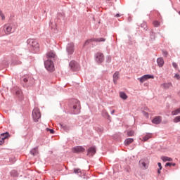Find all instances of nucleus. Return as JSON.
I'll return each mask as SVG.
<instances>
[{"label": "nucleus", "instance_id": "nucleus-1", "mask_svg": "<svg viewBox=\"0 0 180 180\" xmlns=\"http://www.w3.org/2000/svg\"><path fill=\"white\" fill-rule=\"evenodd\" d=\"M41 117V113L40 112V109L38 108H34L32 110V119L34 122H39V119Z\"/></svg>", "mask_w": 180, "mask_h": 180}, {"label": "nucleus", "instance_id": "nucleus-2", "mask_svg": "<svg viewBox=\"0 0 180 180\" xmlns=\"http://www.w3.org/2000/svg\"><path fill=\"white\" fill-rule=\"evenodd\" d=\"M44 65L48 71H51V72H53V71H54V63L51 60L48 59L46 61H45Z\"/></svg>", "mask_w": 180, "mask_h": 180}, {"label": "nucleus", "instance_id": "nucleus-3", "mask_svg": "<svg viewBox=\"0 0 180 180\" xmlns=\"http://www.w3.org/2000/svg\"><path fill=\"white\" fill-rule=\"evenodd\" d=\"M27 44L30 46V47H32L34 50H36L37 49H39V43H37V41H36L34 39H29L27 41Z\"/></svg>", "mask_w": 180, "mask_h": 180}, {"label": "nucleus", "instance_id": "nucleus-4", "mask_svg": "<svg viewBox=\"0 0 180 180\" xmlns=\"http://www.w3.org/2000/svg\"><path fill=\"white\" fill-rule=\"evenodd\" d=\"M4 31L6 34H11V33H13V29L12 28V25L11 24H6L4 26Z\"/></svg>", "mask_w": 180, "mask_h": 180}, {"label": "nucleus", "instance_id": "nucleus-5", "mask_svg": "<svg viewBox=\"0 0 180 180\" xmlns=\"http://www.w3.org/2000/svg\"><path fill=\"white\" fill-rule=\"evenodd\" d=\"M72 108L75 110H79V109L81 108V104L79 103V101H78L77 99L72 100Z\"/></svg>", "mask_w": 180, "mask_h": 180}, {"label": "nucleus", "instance_id": "nucleus-6", "mask_svg": "<svg viewBox=\"0 0 180 180\" xmlns=\"http://www.w3.org/2000/svg\"><path fill=\"white\" fill-rule=\"evenodd\" d=\"M106 39L104 38H96V39H88L84 42V46H88V44L92 42V41H98L100 43V41H105Z\"/></svg>", "mask_w": 180, "mask_h": 180}, {"label": "nucleus", "instance_id": "nucleus-7", "mask_svg": "<svg viewBox=\"0 0 180 180\" xmlns=\"http://www.w3.org/2000/svg\"><path fill=\"white\" fill-rule=\"evenodd\" d=\"M104 60H105V56H103V53H96V61H97V63H103Z\"/></svg>", "mask_w": 180, "mask_h": 180}, {"label": "nucleus", "instance_id": "nucleus-8", "mask_svg": "<svg viewBox=\"0 0 180 180\" xmlns=\"http://www.w3.org/2000/svg\"><path fill=\"white\" fill-rule=\"evenodd\" d=\"M154 79V77L153 75H145L143 77H141V78H139V81L140 82L143 83L145 81H147V79Z\"/></svg>", "mask_w": 180, "mask_h": 180}, {"label": "nucleus", "instance_id": "nucleus-9", "mask_svg": "<svg viewBox=\"0 0 180 180\" xmlns=\"http://www.w3.org/2000/svg\"><path fill=\"white\" fill-rule=\"evenodd\" d=\"M67 51L69 54L74 53V43H70L67 46Z\"/></svg>", "mask_w": 180, "mask_h": 180}, {"label": "nucleus", "instance_id": "nucleus-10", "mask_svg": "<svg viewBox=\"0 0 180 180\" xmlns=\"http://www.w3.org/2000/svg\"><path fill=\"white\" fill-rule=\"evenodd\" d=\"M85 151V148L82 146H76L72 148L73 153H84Z\"/></svg>", "mask_w": 180, "mask_h": 180}, {"label": "nucleus", "instance_id": "nucleus-11", "mask_svg": "<svg viewBox=\"0 0 180 180\" xmlns=\"http://www.w3.org/2000/svg\"><path fill=\"white\" fill-rule=\"evenodd\" d=\"M9 137H11L9 133H3L0 135V140H6V139H9Z\"/></svg>", "mask_w": 180, "mask_h": 180}, {"label": "nucleus", "instance_id": "nucleus-12", "mask_svg": "<svg viewBox=\"0 0 180 180\" xmlns=\"http://www.w3.org/2000/svg\"><path fill=\"white\" fill-rule=\"evenodd\" d=\"M96 153V149L95 148V147H91L89 150H88V155H95Z\"/></svg>", "mask_w": 180, "mask_h": 180}, {"label": "nucleus", "instance_id": "nucleus-13", "mask_svg": "<svg viewBox=\"0 0 180 180\" xmlns=\"http://www.w3.org/2000/svg\"><path fill=\"white\" fill-rule=\"evenodd\" d=\"M46 57L49 58L48 60H50V58H56V53L51 51L46 53Z\"/></svg>", "mask_w": 180, "mask_h": 180}, {"label": "nucleus", "instance_id": "nucleus-14", "mask_svg": "<svg viewBox=\"0 0 180 180\" xmlns=\"http://www.w3.org/2000/svg\"><path fill=\"white\" fill-rule=\"evenodd\" d=\"M161 117L158 116L155 117L153 120L152 122L154 123L155 124H160L161 123Z\"/></svg>", "mask_w": 180, "mask_h": 180}, {"label": "nucleus", "instance_id": "nucleus-15", "mask_svg": "<svg viewBox=\"0 0 180 180\" xmlns=\"http://www.w3.org/2000/svg\"><path fill=\"white\" fill-rule=\"evenodd\" d=\"M119 72H115L113 75V82L115 84L117 83V79H119Z\"/></svg>", "mask_w": 180, "mask_h": 180}, {"label": "nucleus", "instance_id": "nucleus-16", "mask_svg": "<svg viewBox=\"0 0 180 180\" xmlns=\"http://www.w3.org/2000/svg\"><path fill=\"white\" fill-rule=\"evenodd\" d=\"M162 88H164V89H168V88L172 87V83H164L161 84Z\"/></svg>", "mask_w": 180, "mask_h": 180}, {"label": "nucleus", "instance_id": "nucleus-17", "mask_svg": "<svg viewBox=\"0 0 180 180\" xmlns=\"http://www.w3.org/2000/svg\"><path fill=\"white\" fill-rule=\"evenodd\" d=\"M134 141V139H133L132 138H128L124 141V145L130 146V144H131V143H133Z\"/></svg>", "mask_w": 180, "mask_h": 180}, {"label": "nucleus", "instance_id": "nucleus-18", "mask_svg": "<svg viewBox=\"0 0 180 180\" xmlns=\"http://www.w3.org/2000/svg\"><path fill=\"white\" fill-rule=\"evenodd\" d=\"M157 63L159 67H162L164 65V59H162V58H159L157 60Z\"/></svg>", "mask_w": 180, "mask_h": 180}, {"label": "nucleus", "instance_id": "nucleus-19", "mask_svg": "<svg viewBox=\"0 0 180 180\" xmlns=\"http://www.w3.org/2000/svg\"><path fill=\"white\" fill-rule=\"evenodd\" d=\"M161 160H163L164 162H167V161H169V162L172 161V158L168 156H162Z\"/></svg>", "mask_w": 180, "mask_h": 180}, {"label": "nucleus", "instance_id": "nucleus-20", "mask_svg": "<svg viewBox=\"0 0 180 180\" xmlns=\"http://www.w3.org/2000/svg\"><path fill=\"white\" fill-rule=\"evenodd\" d=\"M151 134H147L145 136L143 137L142 141H147V140H149V139H151L152 137Z\"/></svg>", "mask_w": 180, "mask_h": 180}, {"label": "nucleus", "instance_id": "nucleus-21", "mask_svg": "<svg viewBox=\"0 0 180 180\" xmlns=\"http://www.w3.org/2000/svg\"><path fill=\"white\" fill-rule=\"evenodd\" d=\"M120 96L122 99H123L124 101H126V99H127V95L125 94L124 92H120Z\"/></svg>", "mask_w": 180, "mask_h": 180}, {"label": "nucleus", "instance_id": "nucleus-22", "mask_svg": "<svg viewBox=\"0 0 180 180\" xmlns=\"http://www.w3.org/2000/svg\"><path fill=\"white\" fill-rule=\"evenodd\" d=\"M180 113V108H177L172 112V116H176V115H179Z\"/></svg>", "mask_w": 180, "mask_h": 180}, {"label": "nucleus", "instance_id": "nucleus-23", "mask_svg": "<svg viewBox=\"0 0 180 180\" xmlns=\"http://www.w3.org/2000/svg\"><path fill=\"white\" fill-rule=\"evenodd\" d=\"M158 174H161V169H162V165H161V162L158 163Z\"/></svg>", "mask_w": 180, "mask_h": 180}, {"label": "nucleus", "instance_id": "nucleus-24", "mask_svg": "<svg viewBox=\"0 0 180 180\" xmlns=\"http://www.w3.org/2000/svg\"><path fill=\"white\" fill-rule=\"evenodd\" d=\"M127 136L129 137H131V136H134V131H128Z\"/></svg>", "mask_w": 180, "mask_h": 180}, {"label": "nucleus", "instance_id": "nucleus-25", "mask_svg": "<svg viewBox=\"0 0 180 180\" xmlns=\"http://www.w3.org/2000/svg\"><path fill=\"white\" fill-rule=\"evenodd\" d=\"M140 163L141 164L142 167L144 168V169H147V164L143 161H140Z\"/></svg>", "mask_w": 180, "mask_h": 180}, {"label": "nucleus", "instance_id": "nucleus-26", "mask_svg": "<svg viewBox=\"0 0 180 180\" xmlns=\"http://www.w3.org/2000/svg\"><path fill=\"white\" fill-rule=\"evenodd\" d=\"M31 154L32 155H36V154H37V149H32L31 151H30Z\"/></svg>", "mask_w": 180, "mask_h": 180}, {"label": "nucleus", "instance_id": "nucleus-27", "mask_svg": "<svg viewBox=\"0 0 180 180\" xmlns=\"http://www.w3.org/2000/svg\"><path fill=\"white\" fill-rule=\"evenodd\" d=\"M0 17H1V20H5V15L2 13V11L0 10Z\"/></svg>", "mask_w": 180, "mask_h": 180}, {"label": "nucleus", "instance_id": "nucleus-28", "mask_svg": "<svg viewBox=\"0 0 180 180\" xmlns=\"http://www.w3.org/2000/svg\"><path fill=\"white\" fill-rule=\"evenodd\" d=\"M174 123H178V122H180V116H177L174 119Z\"/></svg>", "mask_w": 180, "mask_h": 180}, {"label": "nucleus", "instance_id": "nucleus-29", "mask_svg": "<svg viewBox=\"0 0 180 180\" xmlns=\"http://www.w3.org/2000/svg\"><path fill=\"white\" fill-rule=\"evenodd\" d=\"M153 26H155V27H158V26H160V22L154 21L153 22Z\"/></svg>", "mask_w": 180, "mask_h": 180}, {"label": "nucleus", "instance_id": "nucleus-30", "mask_svg": "<svg viewBox=\"0 0 180 180\" xmlns=\"http://www.w3.org/2000/svg\"><path fill=\"white\" fill-rule=\"evenodd\" d=\"M75 174H81V169H74Z\"/></svg>", "mask_w": 180, "mask_h": 180}, {"label": "nucleus", "instance_id": "nucleus-31", "mask_svg": "<svg viewBox=\"0 0 180 180\" xmlns=\"http://www.w3.org/2000/svg\"><path fill=\"white\" fill-rule=\"evenodd\" d=\"M70 66L71 67V68H73V70H74V68L75 67V62H74V61L70 62Z\"/></svg>", "mask_w": 180, "mask_h": 180}, {"label": "nucleus", "instance_id": "nucleus-32", "mask_svg": "<svg viewBox=\"0 0 180 180\" xmlns=\"http://www.w3.org/2000/svg\"><path fill=\"white\" fill-rule=\"evenodd\" d=\"M46 131H50L51 134H54V131L51 129L46 128Z\"/></svg>", "mask_w": 180, "mask_h": 180}, {"label": "nucleus", "instance_id": "nucleus-33", "mask_svg": "<svg viewBox=\"0 0 180 180\" xmlns=\"http://www.w3.org/2000/svg\"><path fill=\"white\" fill-rule=\"evenodd\" d=\"M172 65H173L174 68H178V64H176V63L173 62Z\"/></svg>", "mask_w": 180, "mask_h": 180}, {"label": "nucleus", "instance_id": "nucleus-34", "mask_svg": "<svg viewBox=\"0 0 180 180\" xmlns=\"http://www.w3.org/2000/svg\"><path fill=\"white\" fill-rule=\"evenodd\" d=\"M163 56L165 57H167V56H168V52L165 51H163Z\"/></svg>", "mask_w": 180, "mask_h": 180}, {"label": "nucleus", "instance_id": "nucleus-35", "mask_svg": "<svg viewBox=\"0 0 180 180\" xmlns=\"http://www.w3.org/2000/svg\"><path fill=\"white\" fill-rule=\"evenodd\" d=\"M171 165H172V163L167 162V163H166L165 167H171Z\"/></svg>", "mask_w": 180, "mask_h": 180}, {"label": "nucleus", "instance_id": "nucleus-36", "mask_svg": "<svg viewBox=\"0 0 180 180\" xmlns=\"http://www.w3.org/2000/svg\"><path fill=\"white\" fill-rule=\"evenodd\" d=\"M143 116H146V117H148V114L146 112H143Z\"/></svg>", "mask_w": 180, "mask_h": 180}, {"label": "nucleus", "instance_id": "nucleus-37", "mask_svg": "<svg viewBox=\"0 0 180 180\" xmlns=\"http://www.w3.org/2000/svg\"><path fill=\"white\" fill-rule=\"evenodd\" d=\"M4 141H5V139H0V146H2V144H4Z\"/></svg>", "mask_w": 180, "mask_h": 180}, {"label": "nucleus", "instance_id": "nucleus-38", "mask_svg": "<svg viewBox=\"0 0 180 180\" xmlns=\"http://www.w3.org/2000/svg\"><path fill=\"white\" fill-rule=\"evenodd\" d=\"M174 78H176L177 79H179V78H180L179 75H178V74L175 75Z\"/></svg>", "mask_w": 180, "mask_h": 180}, {"label": "nucleus", "instance_id": "nucleus-39", "mask_svg": "<svg viewBox=\"0 0 180 180\" xmlns=\"http://www.w3.org/2000/svg\"><path fill=\"white\" fill-rule=\"evenodd\" d=\"M63 129H64V130H68L67 125L63 126Z\"/></svg>", "mask_w": 180, "mask_h": 180}, {"label": "nucleus", "instance_id": "nucleus-40", "mask_svg": "<svg viewBox=\"0 0 180 180\" xmlns=\"http://www.w3.org/2000/svg\"><path fill=\"white\" fill-rule=\"evenodd\" d=\"M24 82H27L28 79L27 77H25L23 79Z\"/></svg>", "mask_w": 180, "mask_h": 180}, {"label": "nucleus", "instance_id": "nucleus-41", "mask_svg": "<svg viewBox=\"0 0 180 180\" xmlns=\"http://www.w3.org/2000/svg\"><path fill=\"white\" fill-rule=\"evenodd\" d=\"M120 14H119V13H117V14H116V15H115V18H120Z\"/></svg>", "mask_w": 180, "mask_h": 180}, {"label": "nucleus", "instance_id": "nucleus-42", "mask_svg": "<svg viewBox=\"0 0 180 180\" xmlns=\"http://www.w3.org/2000/svg\"><path fill=\"white\" fill-rule=\"evenodd\" d=\"M16 94H17V95L20 94V91H16Z\"/></svg>", "mask_w": 180, "mask_h": 180}, {"label": "nucleus", "instance_id": "nucleus-43", "mask_svg": "<svg viewBox=\"0 0 180 180\" xmlns=\"http://www.w3.org/2000/svg\"><path fill=\"white\" fill-rule=\"evenodd\" d=\"M115 113V110H113L112 112H111V115H113Z\"/></svg>", "mask_w": 180, "mask_h": 180}, {"label": "nucleus", "instance_id": "nucleus-44", "mask_svg": "<svg viewBox=\"0 0 180 180\" xmlns=\"http://www.w3.org/2000/svg\"><path fill=\"white\" fill-rule=\"evenodd\" d=\"M172 165L173 167H175L176 164H175V163H172Z\"/></svg>", "mask_w": 180, "mask_h": 180}, {"label": "nucleus", "instance_id": "nucleus-45", "mask_svg": "<svg viewBox=\"0 0 180 180\" xmlns=\"http://www.w3.org/2000/svg\"><path fill=\"white\" fill-rule=\"evenodd\" d=\"M107 1H110V0H107Z\"/></svg>", "mask_w": 180, "mask_h": 180}]
</instances>
